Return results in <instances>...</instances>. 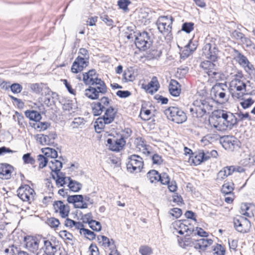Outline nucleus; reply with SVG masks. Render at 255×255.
Segmentation results:
<instances>
[{
    "mask_svg": "<svg viewBox=\"0 0 255 255\" xmlns=\"http://www.w3.org/2000/svg\"><path fill=\"white\" fill-rule=\"evenodd\" d=\"M209 121L211 127L219 131L231 129L238 123L237 118L233 113L224 110L217 111Z\"/></svg>",
    "mask_w": 255,
    "mask_h": 255,
    "instance_id": "1",
    "label": "nucleus"
},
{
    "mask_svg": "<svg viewBox=\"0 0 255 255\" xmlns=\"http://www.w3.org/2000/svg\"><path fill=\"white\" fill-rule=\"evenodd\" d=\"M107 92V87L105 82L100 80L84 90V95L91 100L98 99L100 95Z\"/></svg>",
    "mask_w": 255,
    "mask_h": 255,
    "instance_id": "2",
    "label": "nucleus"
},
{
    "mask_svg": "<svg viewBox=\"0 0 255 255\" xmlns=\"http://www.w3.org/2000/svg\"><path fill=\"white\" fill-rule=\"evenodd\" d=\"M164 113L168 120L178 124L187 120L186 114L178 107L170 106L164 110Z\"/></svg>",
    "mask_w": 255,
    "mask_h": 255,
    "instance_id": "3",
    "label": "nucleus"
},
{
    "mask_svg": "<svg viewBox=\"0 0 255 255\" xmlns=\"http://www.w3.org/2000/svg\"><path fill=\"white\" fill-rule=\"evenodd\" d=\"M227 92L228 86L226 83H216L211 89V95L214 100L223 103L228 100Z\"/></svg>",
    "mask_w": 255,
    "mask_h": 255,
    "instance_id": "4",
    "label": "nucleus"
},
{
    "mask_svg": "<svg viewBox=\"0 0 255 255\" xmlns=\"http://www.w3.org/2000/svg\"><path fill=\"white\" fill-rule=\"evenodd\" d=\"M143 166L142 158L139 155L133 154L128 158L127 163V170L131 172L138 173L141 171Z\"/></svg>",
    "mask_w": 255,
    "mask_h": 255,
    "instance_id": "5",
    "label": "nucleus"
},
{
    "mask_svg": "<svg viewBox=\"0 0 255 255\" xmlns=\"http://www.w3.org/2000/svg\"><path fill=\"white\" fill-rule=\"evenodd\" d=\"M152 42L149 33L146 31L139 32L136 36L135 44L136 47L142 50H145L150 47Z\"/></svg>",
    "mask_w": 255,
    "mask_h": 255,
    "instance_id": "6",
    "label": "nucleus"
},
{
    "mask_svg": "<svg viewBox=\"0 0 255 255\" xmlns=\"http://www.w3.org/2000/svg\"><path fill=\"white\" fill-rule=\"evenodd\" d=\"M172 20L173 18L171 16L159 17L156 21V25L160 32L167 35L171 31Z\"/></svg>",
    "mask_w": 255,
    "mask_h": 255,
    "instance_id": "7",
    "label": "nucleus"
},
{
    "mask_svg": "<svg viewBox=\"0 0 255 255\" xmlns=\"http://www.w3.org/2000/svg\"><path fill=\"white\" fill-rule=\"evenodd\" d=\"M18 197L23 201L30 203L34 199L35 193L34 190L28 185L20 186L17 190Z\"/></svg>",
    "mask_w": 255,
    "mask_h": 255,
    "instance_id": "8",
    "label": "nucleus"
},
{
    "mask_svg": "<svg viewBox=\"0 0 255 255\" xmlns=\"http://www.w3.org/2000/svg\"><path fill=\"white\" fill-rule=\"evenodd\" d=\"M110 100L109 98L102 97L98 102L92 104V109L94 116H99L102 112L108 108Z\"/></svg>",
    "mask_w": 255,
    "mask_h": 255,
    "instance_id": "9",
    "label": "nucleus"
},
{
    "mask_svg": "<svg viewBox=\"0 0 255 255\" xmlns=\"http://www.w3.org/2000/svg\"><path fill=\"white\" fill-rule=\"evenodd\" d=\"M202 56L207 59L216 62L218 58L219 50L215 44L207 43L202 49Z\"/></svg>",
    "mask_w": 255,
    "mask_h": 255,
    "instance_id": "10",
    "label": "nucleus"
},
{
    "mask_svg": "<svg viewBox=\"0 0 255 255\" xmlns=\"http://www.w3.org/2000/svg\"><path fill=\"white\" fill-rule=\"evenodd\" d=\"M234 224L236 230L240 233H247L251 225L250 221L241 216H238L234 219Z\"/></svg>",
    "mask_w": 255,
    "mask_h": 255,
    "instance_id": "11",
    "label": "nucleus"
},
{
    "mask_svg": "<svg viewBox=\"0 0 255 255\" xmlns=\"http://www.w3.org/2000/svg\"><path fill=\"white\" fill-rule=\"evenodd\" d=\"M188 225L190 226L187 220H184L183 222L181 220H177L172 224L173 227L179 234L183 235L186 233L189 235L193 232L194 229L189 227Z\"/></svg>",
    "mask_w": 255,
    "mask_h": 255,
    "instance_id": "12",
    "label": "nucleus"
},
{
    "mask_svg": "<svg viewBox=\"0 0 255 255\" xmlns=\"http://www.w3.org/2000/svg\"><path fill=\"white\" fill-rule=\"evenodd\" d=\"M83 81L86 85H93L101 79L98 78V74L95 69L89 70L88 72L82 74Z\"/></svg>",
    "mask_w": 255,
    "mask_h": 255,
    "instance_id": "13",
    "label": "nucleus"
},
{
    "mask_svg": "<svg viewBox=\"0 0 255 255\" xmlns=\"http://www.w3.org/2000/svg\"><path fill=\"white\" fill-rule=\"evenodd\" d=\"M26 248L33 253H36L39 248V244L41 242V238L38 240L32 236H26L24 238Z\"/></svg>",
    "mask_w": 255,
    "mask_h": 255,
    "instance_id": "14",
    "label": "nucleus"
},
{
    "mask_svg": "<svg viewBox=\"0 0 255 255\" xmlns=\"http://www.w3.org/2000/svg\"><path fill=\"white\" fill-rule=\"evenodd\" d=\"M67 200L68 203L74 204L76 208L86 209L88 207V204L84 202V197L82 195H69Z\"/></svg>",
    "mask_w": 255,
    "mask_h": 255,
    "instance_id": "15",
    "label": "nucleus"
},
{
    "mask_svg": "<svg viewBox=\"0 0 255 255\" xmlns=\"http://www.w3.org/2000/svg\"><path fill=\"white\" fill-rule=\"evenodd\" d=\"M239 140L234 136H227L222 138V146L226 150L233 151L239 146Z\"/></svg>",
    "mask_w": 255,
    "mask_h": 255,
    "instance_id": "16",
    "label": "nucleus"
},
{
    "mask_svg": "<svg viewBox=\"0 0 255 255\" xmlns=\"http://www.w3.org/2000/svg\"><path fill=\"white\" fill-rule=\"evenodd\" d=\"M53 208L56 213H59L60 215L63 218L68 216L69 214V207L66 205L61 201H56L53 203Z\"/></svg>",
    "mask_w": 255,
    "mask_h": 255,
    "instance_id": "17",
    "label": "nucleus"
},
{
    "mask_svg": "<svg viewBox=\"0 0 255 255\" xmlns=\"http://www.w3.org/2000/svg\"><path fill=\"white\" fill-rule=\"evenodd\" d=\"M88 60L79 56L76 58L72 64L71 71L74 73H77L81 72L84 68L88 66Z\"/></svg>",
    "mask_w": 255,
    "mask_h": 255,
    "instance_id": "18",
    "label": "nucleus"
},
{
    "mask_svg": "<svg viewBox=\"0 0 255 255\" xmlns=\"http://www.w3.org/2000/svg\"><path fill=\"white\" fill-rule=\"evenodd\" d=\"M107 143L111 150L119 151L121 150L126 144V141L123 138L119 139L108 138Z\"/></svg>",
    "mask_w": 255,
    "mask_h": 255,
    "instance_id": "19",
    "label": "nucleus"
},
{
    "mask_svg": "<svg viewBox=\"0 0 255 255\" xmlns=\"http://www.w3.org/2000/svg\"><path fill=\"white\" fill-rule=\"evenodd\" d=\"M57 135L55 131L51 132L48 135L38 134L37 140L42 145H53Z\"/></svg>",
    "mask_w": 255,
    "mask_h": 255,
    "instance_id": "20",
    "label": "nucleus"
},
{
    "mask_svg": "<svg viewBox=\"0 0 255 255\" xmlns=\"http://www.w3.org/2000/svg\"><path fill=\"white\" fill-rule=\"evenodd\" d=\"M212 102L210 99L200 100V101H197V107L200 111L202 117L205 114H210L213 110V105L211 104Z\"/></svg>",
    "mask_w": 255,
    "mask_h": 255,
    "instance_id": "21",
    "label": "nucleus"
},
{
    "mask_svg": "<svg viewBox=\"0 0 255 255\" xmlns=\"http://www.w3.org/2000/svg\"><path fill=\"white\" fill-rule=\"evenodd\" d=\"M41 242L43 243L44 246L42 249L44 251V253L47 255H55L57 251V246L54 244H52L50 241L46 240L45 238H41Z\"/></svg>",
    "mask_w": 255,
    "mask_h": 255,
    "instance_id": "22",
    "label": "nucleus"
},
{
    "mask_svg": "<svg viewBox=\"0 0 255 255\" xmlns=\"http://www.w3.org/2000/svg\"><path fill=\"white\" fill-rule=\"evenodd\" d=\"M213 240L211 239H201L195 240L192 244V247L196 249L199 250L201 252L207 249L209 246L213 244Z\"/></svg>",
    "mask_w": 255,
    "mask_h": 255,
    "instance_id": "23",
    "label": "nucleus"
},
{
    "mask_svg": "<svg viewBox=\"0 0 255 255\" xmlns=\"http://www.w3.org/2000/svg\"><path fill=\"white\" fill-rule=\"evenodd\" d=\"M13 167L7 163L0 164V178L2 179H9L11 177Z\"/></svg>",
    "mask_w": 255,
    "mask_h": 255,
    "instance_id": "24",
    "label": "nucleus"
},
{
    "mask_svg": "<svg viewBox=\"0 0 255 255\" xmlns=\"http://www.w3.org/2000/svg\"><path fill=\"white\" fill-rule=\"evenodd\" d=\"M142 86L146 92L153 94L158 91L159 84L156 77L154 76L147 85H142Z\"/></svg>",
    "mask_w": 255,
    "mask_h": 255,
    "instance_id": "25",
    "label": "nucleus"
},
{
    "mask_svg": "<svg viewBox=\"0 0 255 255\" xmlns=\"http://www.w3.org/2000/svg\"><path fill=\"white\" fill-rule=\"evenodd\" d=\"M170 94L174 97L179 96L181 93L180 85L175 80L171 79L169 85Z\"/></svg>",
    "mask_w": 255,
    "mask_h": 255,
    "instance_id": "26",
    "label": "nucleus"
},
{
    "mask_svg": "<svg viewBox=\"0 0 255 255\" xmlns=\"http://www.w3.org/2000/svg\"><path fill=\"white\" fill-rule=\"evenodd\" d=\"M105 111V114L102 117L104 118V120L106 123H109V124L112 123L115 118L117 111L113 107L111 106L107 108Z\"/></svg>",
    "mask_w": 255,
    "mask_h": 255,
    "instance_id": "27",
    "label": "nucleus"
},
{
    "mask_svg": "<svg viewBox=\"0 0 255 255\" xmlns=\"http://www.w3.org/2000/svg\"><path fill=\"white\" fill-rule=\"evenodd\" d=\"M135 144L136 148L141 151L143 154L149 155L150 152L148 150L147 146L145 143L144 140L141 137H137L135 140Z\"/></svg>",
    "mask_w": 255,
    "mask_h": 255,
    "instance_id": "28",
    "label": "nucleus"
},
{
    "mask_svg": "<svg viewBox=\"0 0 255 255\" xmlns=\"http://www.w3.org/2000/svg\"><path fill=\"white\" fill-rule=\"evenodd\" d=\"M49 167L51 170L52 173H58L60 172V171L62 167V163L55 158L49 162Z\"/></svg>",
    "mask_w": 255,
    "mask_h": 255,
    "instance_id": "29",
    "label": "nucleus"
},
{
    "mask_svg": "<svg viewBox=\"0 0 255 255\" xmlns=\"http://www.w3.org/2000/svg\"><path fill=\"white\" fill-rule=\"evenodd\" d=\"M235 170V167L233 166L225 167L218 172L217 178L218 179L223 180L227 176L231 175Z\"/></svg>",
    "mask_w": 255,
    "mask_h": 255,
    "instance_id": "30",
    "label": "nucleus"
},
{
    "mask_svg": "<svg viewBox=\"0 0 255 255\" xmlns=\"http://www.w3.org/2000/svg\"><path fill=\"white\" fill-rule=\"evenodd\" d=\"M26 117L32 121V122H39L41 119V114L34 110H27L25 112Z\"/></svg>",
    "mask_w": 255,
    "mask_h": 255,
    "instance_id": "31",
    "label": "nucleus"
},
{
    "mask_svg": "<svg viewBox=\"0 0 255 255\" xmlns=\"http://www.w3.org/2000/svg\"><path fill=\"white\" fill-rule=\"evenodd\" d=\"M29 124L32 128L36 129L39 131H41L47 129L50 125L48 122H40V121L36 122H30Z\"/></svg>",
    "mask_w": 255,
    "mask_h": 255,
    "instance_id": "32",
    "label": "nucleus"
},
{
    "mask_svg": "<svg viewBox=\"0 0 255 255\" xmlns=\"http://www.w3.org/2000/svg\"><path fill=\"white\" fill-rule=\"evenodd\" d=\"M52 177L53 179L55 180L57 186H63L66 183V180H68V177H66L62 172L56 174L52 173Z\"/></svg>",
    "mask_w": 255,
    "mask_h": 255,
    "instance_id": "33",
    "label": "nucleus"
},
{
    "mask_svg": "<svg viewBox=\"0 0 255 255\" xmlns=\"http://www.w3.org/2000/svg\"><path fill=\"white\" fill-rule=\"evenodd\" d=\"M240 213L242 215L249 218L254 216V213L251 208V205L247 203H242L241 204Z\"/></svg>",
    "mask_w": 255,
    "mask_h": 255,
    "instance_id": "34",
    "label": "nucleus"
},
{
    "mask_svg": "<svg viewBox=\"0 0 255 255\" xmlns=\"http://www.w3.org/2000/svg\"><path fill=\"white\" fill-rule=\"evenodd\" d=\"M68 180H69L68 187L72 191L77 192L82 189V185L80 183L72 180L70 177L68 178Z\"/></svg>",
    "mask_w": 255,
    "mask_h": 255,
    "instance_id": "35",
    "label": "nucleus"
},
{
    "mask_svg": "<svg viewBox=\"0 0 255 255\" xmlns=\"http://www.w3.org/2000/svg\"><path fill=\"white\" fill-rule=\"evenodd\" d=\"M215 62H213L210 60H205L202 62L200 64V67L205 70H208V71L210 70H216L217 67Z\"/></svg>",
    "mask_w": 255,
    "mask_h": 255,
    "instance_id": "36",
    "label": "nucleus"
},
{
    "mask_svg": "<svg viewBox=\"0 0 255 255\" xmlns=\"http://www.w3.org/2000/svg\"><path fill=\"white\" fill-rule=\"evenodd\" d=\"M42 152L44 154L45 156L47 158L50 157L52 159L57 157L58 154L57 151L50 147L43 148L42 149Z\"/></svg>",
    "mask_w": 255,
    "mask_h": 255,
    "instance_id": "37",
    "label": "nucleus"
},
{
    "mask_svg": "<svg viewBox=\"0 0 255 255\" xmlns=\"http://www.w3.org/2000/svg\"><path fill=\"white\" fill-rule=\"evenodd\" d=\"M234 52L237 54V60L241 66L243 67L247 63H249V61L247 58L238 50L234 49Z\"/></svg>",
    "mask_w": 255,
    "mask_h": 255,
    "instance_id": "38",
    "label": "nucleus"
},
{
    "mask_svg": "<svg viewBox=\"0 0 255 255\" xmlns=\"http://www.w3.org/2000/svg\"><path fill=\"white\" fill-rule=\"evenodd\" d=\"M97 240L99 244H102V246L107 247H112L113 242L112 240L110 241L109 238L105 236L100 235L97 237Z\"/></svg>",
    "mask_w": 255,
    "mask_h": 255,
    "instance_id": "39",
    "label": "nucleus"
},
{
    "mask_svg": "<svg viewBox=\"0 0 255 255\" xmlns=\"http://www.w3.org/2000/svg\"><path fill=\"white\" fill-rule=\"evenodd\" d=\"M147 178L151 183H153L154 181H159V179H160L159 174L156 170H151L147 173Z\"/></svg>",
    "mask_w": 255,
    "mask_h": 255,
    "instance_id": "40",
    "label": "nucleus"
},
{
    "mask_svg": "<svg viewBox=\"0 0 255 255\" xmlns=\"http://www.w3.org/2000/svg\"><path fill=\"white\" fill-rule=\"evenodd\" d=\"M234 83V87L237 91L241 92L244 90L246 92V84L240 80L235 79L233 83Z\"/></svg>",
    "mask_w": 255,
    "mask_h": 255,
    "instance_id": "41",
    "label": "nucleus"
},
{
    "mask_svg": "<svg viewBox=\"0 0 255 255\" xmlns=\"http://www.w3.org/2000/svg\"><path fill=\"white\" fill-rule=\"evenodd\" d=\"M208 76L211 79L218 81L222 79V75L220 72L216 71L215 70H210L207 72Z\"/></svg>",
    "mask_w": 255,
    "mask_h": 255,
    "instance_id": "42",
    "label": "nucleus"
},
{
    "mask_svg": "<svg viewBox=\"0 0 255 255\" xmlns=\"http://www.w3.org/2000/svg\"><path fill=\"white\" fill-rule=\"evenodd\" d=\"M104 120V118L103 117H100L97 119L95 123L96 124L95 125V128L96 130H97V129H103L105 125L110 124L109 123H106Z\"/></svg>",
    "mask_w": 255,
    "mask_h": 255,
    "instance_id": "43",
    "label": "nucleus"
},
{
    "mask_svg": "<svg viewBox=\"0 0 255 255\" xmlns=\"http://www.w3.org/2000/svg\"><path fill=\"white\" fill-rule=\"evenodd\" d=\"M233 183L230 184L228 183L224 184L222 187V192L225 195L230 194L233 190Z\"/></svg>",
    "mask_w": 255,
    "mask_h": 255,
    "instance_id": "44",
    "label": "nucleus"
},
{
    "mask_svg": "<svg viewBox=\"0 0 255 255\" xmlns=\"http://www.w3.org/2000/svg\"><path fill=\"white\" fill-rule=\"evenodd\" d=\"M37 160L39 162V167L40 168H43L45 167L48 162V158L41 154L38 155Z\"/></svg>",
    "mask_w": 255,
    "mask_h": 255,
    "instance_id": "45",
    "label": "nucleus"
},
{
    "mask_svg": "<svg viewBox=\"0 0 255 255\" xmlns=\"http://www.w3.org/2000/svg\"><path fill=\"white\" fill-rule=\"evenodd\" d=\"M203 156L204 151L199 152L192 159V162L195 165H199L201 162H203Z\"/></svg>",
    "mask_w": 255,
    "mask_h": 255,
    "instance_id": "46",
    "label": "nucleus"
},
{
    "mask_svg": "<svg viewBox=\"0 0 255 255\" xmlns=\"http://www.w3.org/2000/svg\"><path fill=\"white\" fill-rule=\"evenodd\" d=\"M212 249L214 255H225V250L221 245L216 244V246L212 247Z\"/></svg>",
    "mask_w": 255,
    "mask_h": 255,
    "instance_id": "47",
    "label": "nucleus"
},
{
    "mask_svg": "<svg viewBox=\"0 0 255 255\" xmlns=\"http://www.w3.org/2000/svg\"><path fill=\"white\" fill-rule=\"evenodd\" d=\"M89 225L90 228L94 231L99 232L101 230V225L98 221L96 220L91 221V222L89 223Z\"/></svg>",
    "mask_w": 255,
    "mask_h": 255,
    "instance_id": "48",
    "label": "nucleus"
},
{
    "mask_svg": "<svg viewBox=\"0 0 255 255\" xmlns=\"http://www.w3.org/2000/svg\"><path fill=\"white\" fill-rule=\"evenodd\" d=\"M59 236L63 240L68 241H72L74 238L72 234L66 230L60 231L59 233Z\"/></svg>",
    "mask_w": 255,
    "mask_h": 255,
    "instance_id": "49",
    "label": "nucleus"
},
{
    "mask_svg": "<svg viewBox=\"0 0 255 255\" xmlns=\"http://www.w3.org/2000/svg\"><path fill=\"white\" fill-rule=\"evenodd\" d=\"M150 110L141 109L139 116L142 120L147 121L150 119Z\"/></svg>",
    "mask_w": 255,
    "mask_h": 255,
    "instance_id": "50",
    "label": "nucleus"
},
{
    "mask_svg": "<svg viewBox=\"0 0 255 255\" xmlns=\"http://www.w3.org/2000/svg\"><path fill=\"white\" fill-rule=\"evenodd\" d=\"M139 252L141 255H150L152 253V250L147 246H142L139 249Z\"/></svg>",
    "mask_w": 255,
    "mask_h": 255,
    "instance_id": "51",
    "label": "nucleus"
},
{
    "mask_svg": "<svg viewBox=\"0 0 255 255\" xmlns=\"http://www.w3.org/2000/svg\"><path fill=\"white\" fill-rule=\"evenodd\" d=\"M82 234L89 240H93L96 238V234L93 232L87 229L83 230Z\"/></svg>",
    "mask_w": 255,
    "mask_h": 255,
    "instance_id": "52",
    "label": "nucleus"
},
{
    "mask_svg": "<svg viewBox=\"0 0 255 255\" xmlns=\"http://www.w3.org/2000/svg\"><path fill=\"white\" fill-rule=\"evenodd\" d=\"M194 23L192 22H185L182 24V30L187 33H189L193 29Z\"/></svg>",
    "mask_w": 255,
    "mask_h": 255,
    "instance_id": "53",
    "label": "nucleus"
},
{
    "mask_svg": "<svg viewBox=\"0 0 255 255\" xmlns=\"http://www.w3.org/2000/svg\"><path fill=\"white\" fill-rule=\"evenodd\" d=\"M254 103V101L251 98H248L240 102V104L243 109H246L250 107Z\"/></svg>",
    "mask_w": 255,
    "mask_h": 255,
    "instance_id": "54",
    "label": "nucleus"
},
{
    "mask_svg": "<svg viewBox=\"0 0 255 255\" xmlns=\"http://www.w3.org/2000/svg\"><path fill=\"white\" fill-rule=\"evenodd\" d=\"M22 159L25 163L33 164L35 163V159L30 156V153H27L24 154L22 156Z\"/></svg>",
    "mask_w": 255,
    "mask_h": 255,
    "instance_id": "55",
    "label": "nucleus"
},
{
    "mask_svg": "<svg viewBox=\"0 0 255 255\" xmlns=\"http://www.w3.org/2000/svg\"><path fill=\"white\" fill-rule=\"evenodd\" d=\"M160 179L159 181H160L162 184H168L170 182V178L169 176L165 173H163L161 174H159Z\"/></svg>",
    "mask_w": 255,
    "mask_h": 255,
    "instance_id": "56",
    "label": "nucleus"
},
{
    "mask_svg": "<svg viewBox=\"0 0 255 255\" xmlns=\"http://www.w3.org/2000/svg\"><path fill=\"white\" fill-rule=\"evenodd\" d=\"M47 223L51 227L55 228L58 227L60 222L59 220L55 218H50L47 220Z\"/></svg>",
    "mask_w": 255,
    "mask_h": 255,
    "instance_id": "57",
    "label": "nucleus"
},
{
    "mask_svg": "<svg viewBox=\"0 0 255 255\" xmlns=\"http://www.w3.org/2000/svg\"><path fill=\"white\" fill-rule=\"evenodd\" d=\"M192 53L190 48L186 45L184 49L181 52V57L182 58L185 59Z\"/></svg>",
    "mask_w": 255,
    "mask_h": 255,
    "instance_id": "58",
    "label": "nucleus"
},
{
    "mask_svg": "<svg viewBox=\"0 0 255 255\" xmlns=\"http://www.w3.org/2000/svg\"><path fill=\"white\" fill-rule=\"evenodd\" d=\"M130 3L129 0H119L118 4L119 7L124 10L128 9V5Z\"/></svg>",
    "mask_w": 255,
    "mask_h": 255,
    "instance_id": "59",
    "label": "nucleus"
},
{
    "mask_svg": "<svg viewBox=\"0 0 255 255\" xmlns=\"http://www.w3.org/2000/svg\"><path fill=\"white\" fill-rule=\"evenodd\" d=\"M190 112L193 117H202V115L197 106L194 108H190Z\"/></svg>",
    "mask_w": 255,
    "mask_h": 255,
    "instance_id": "60",
    "label": "nucleus"
},
{
    "mask_svg": "<svg viewBox=\"0 0 255 255\" xmlns=\"http://www.w3.org/2000/svg\"><path fill=\"white\" fill-rule=\"evenodd\" d=\"M169 213L172 216L176 218H178L180 217L182 215V210L178 208H174L171 209L169 211Z\"/></svg>",
    "mask_w": 255,
    "mask_h": 255,
    "instance_id": "61",
    "label": "nucleus"
},
{
    "mask_svg": "<svg viewBox=\"0 0 255 255\" xmlns=\"http://www.w3.org/2000/svg\"><path fill=\"white\" fill-rule=\"evenodd\" d=\"M10 89L13 93H19L21 91L22 87L19 84L14 83L10 86Z\"/></svg>",
    "mask_w": 255,
    "mask_h": 255,
    "instance_id": "62",
    "label": "nucleus"
},
{
    "mask_svg": "<svg viewBox=\"0 0 255 255\" xmlns=\"http://www.w3.org/2000/svg\"><path fill=\"white\" fill-rule=\"evenodd\" d=\"M84 120L83 118H75L72 122V126L74 128H77L80 125L84 124Z\"/></svg>",
    "mask_w": 255,
    "mask_h": 255,
    "instance_id": "63",
    "label": "nucleus"
},
{
    "mask_svg": "<svg viewBox=\"0 0 255 255\" xmlns=\"http://www.w3.org/2000/svg\"><path fill=\"white\" fill-rule=\"evenodd\" d=\"M152 163L154 164H160L163 160L161 156L157 154H154L151 156Z\"/></svg>",
    "mask_w": 255,
    "mask_h": 255,
    "instance_id": "64",
    "label": "nucleus"
}]
</instances>
